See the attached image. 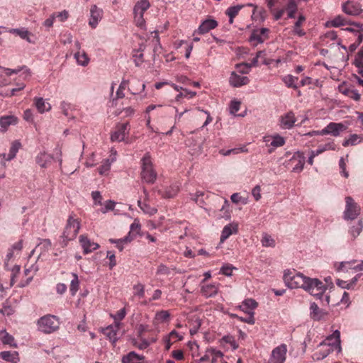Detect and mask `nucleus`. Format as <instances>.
<instances>
[{
    "label": "nucleus",
    "instance_id": "1",
    "mask_svg": "<svg viewBox=\"0 0 363 363\" xmlns=\"http://www.w3.org/2000/svg\"><path fill=\"white\" fill-rule=\"evenodd\" d=\"M311 295L319 299L323 305L328 306L330 303V296L325 294L327 286L317 278L307 277L302 288Z\"/></svg>",
    "mask_w": 363,
    "mask_h": 363
},
{
    "label": "nucleus",
    "instance_id": "2",
    "mask_svg": "<svg viewBox=\"0 0 363 363\" xmlns=\"http://www.w3.org/2000/svg\"><path fill=\"white\" fill-rule=\"evenodd\" d=\"M81 227L80 220L75 217L74 213L72 212L69 213L67 223L61 236L62 247L67 246L68 242L74 240L79 233Z\"/></svg>",
    "mask_w": 363,
    "mask_h": 363
},
{
    "label": "nucleus",
    "instance_id": "3",
    "mask_svg": "<svg viewBox=\"0 0 363 363\" xmlns=\"http://www.w3.org/2000/svg\"><path fill=\"white\" fill-rule=\"evenodd\" d=\"M60 325V318L54 315L47 314L40 317L37 321L39 331L45 334L56 332Z\"/></svg>",
    "mask_w": 363,
    "mask_h": 363
},
{
    "label": "nucleus",
    "instance_id": "4",
    "mask_svg": "<svg viewBox=\"0 0 363 363\" xmlns=\"http://www.w3.org/2000/svg\"><path fill=\"white\" fill-rule=\"evenodd\" d=\"M141 163V179L147 184H153L157 179V173L153 169L151 156L146 152L140 160Z\"/></svg>",
    "mask_w": 363,
    "mask_h": 363
},
{
    "label": "nucleus",
    "instance_id": "5",
    "mask_svg": "<svg viewBox=\"0 0 363 363\" xmlns=\"http://www.w3.org/2000/svg\"><path fill=\"white\" fill-rule=\"evenodd\" d=\"M306 278V276L295 269H286L284 272L283 279L289 289H302Z\"/></svg>",
    "mask_w": 363,
    "mask_h": 363
},
{
    "label": "nucleus",
    "instance_id": "6",
    "mask_svg": "<svg viewBox=\"0 0 363 363\" xmlns=\"http://www.w3.org/2000/svg\"><path fill=\"white\" fill-rule=\"evenodd\" d=\"M150 7V4L147 0H140L135 4L133 8L134 21L138 27L145 28L144 13Z\"/></svg>",
    "mask_w": 363,
    "mask_h": 363
},
{
    "label": "nucleus",
    "instance_id": "7",
    "mask_svg": "<svg viewBox=\"0 0 363 363\" xmlns=\"http://www.w3.org/2000/svg\"><path fill=\"white\" fill-rule=\"evenodd\" d=\"M361 207L351 196L345 197V208L343 218L346 220H353L360 214Z\"/></svg>",
    "mask_w": 363,
    "mask_h": 363
},
{
    "label": "nucleus",
    "instance_id": "8",
    "mask_svg": "<svg viewBox=\"0 0 363 363\" xmlns=\"http://www.w3.org/2000/svg\"><path fill=\"white\" fill-rule=\"evenodd\" d=\"M340 341V333L338 330L334 331V333L328 336L323 341H322L319 346H327L329 350L333 352L337 351L340 352L341 348Z\"/></svg>",
    "mask_w": 363,
    "mask_h": 363
},
{
    "label": "nucleus",
    "instance_id": "9",
    "mask_svg": "<svg viewBox=\"0 0 363 363\" xmlns=\"http://www.w3.org/2000/svg\"><path fill=\"white\" fill-rule=\"evenodd\" d=\"M263 142H264L266 145L269 147L268 152L272 153L276 148L284 146L286 143V140L280 135L274 134L264 136Z\"/></svg>",
    "mask_w": 363,
    "mask_h": 363
},
{
    "label": "nucleus",
    "instance_id": "10",
    "mask_svg": "<svg viewBox=\"0 0 363 363\" xmlns=\"http://www.w3.org/2000/svg\"><path fill=\"white\" fill-rule=\"evenodd\" d=\"M129 123H118L111 135V140L112 142L124 141L129 135Z\"/></svg>",
    "mask_w": 363,
    "mask_h": 363
},
{
    "label": "nucleus",
    "instance_id": "11",
    "mask_svg": "<svg viewBox=\"0 0 363 363\" xmlns=\"http://www.w3.org/2000/svg\"><path fill=\"white\" fill-rule=\"evenodd\" d=\"M287 347L285 344L274 348L272 351L268 363H284L286 359Z\"/></svg>",
    "mask_w": 363,
    "mask_h": 363
},
{
    "label": "nucleus",
    "instance_id": "12",
    "mask_svg": "<svg viewBox=\"0 0 363 363\" xmlns=\"http://www.w3.org/2000/svg\"><path fill=\"white\" fill-rule=\"evenodd\" d=\"M347 129V125L342 123L330 122L327 126L321 130V133L324 135H331L334 137L340 135V133Z\"/></svg>",
    "mask_w": 363,
    "mask_h": 363
},
{
    "label": "nucleus",
    "instance_id": "13",
    "mask_svg": "<svg viewBox=\"0 0 363 363\" xmlns=\"http://www.w3.org/2000/svg\"><path fill=\"white\" fill-rule=\"evenodd\" d=\"M296 121L295 113L290 111L279 117V123L281 129L290 130L294 126Z\"/></svg>",
    "mask_w": 363,
    "mask_h": 363
},
{
    "label": "nucleus",
    "instance_id": "14",
    "mask_svg": "<svg viewBox=\"0 0 363 363\" xmlns=\"http://www.w3.org/2000/svg\"><path fill=\"white\" fill-rule=\"evenodd\" d=\"M342 10L347 15L358 16L362 12V6L354 1H347L342 4Z\"/></svg>",
    "mask_w": 363,
    "mask_h": 363
},
{
    "label": "nucleus",
    "instance_id": "15",
    "mask_svg": "<svg viewBox=\"0 0 363 363\" xmlns=\"http://www.w3.org/2000/svg\"><path fill=\"white\" fill-rule=\"evenodd\" d=\"M1 69L4 71L5 74L6 76H11L12 74H20V77H21L23 80H28L31 77V71L26 66H21L18 67L15 69H10L6 67H1Z\"/></svg>",
    "mask_w": 363,
    "mask_h": 363
},
{
    "label": "nucleus",
    "instance_id": "16",
    "mask_svg": "<svg viewBox=\"0 0 363 363\" xmlns=\"http://www.w3.org/2000/svg\"><path fill=\"white\" fill-rule=\"evenodd\" d=\"M54 160V157L52 155L45 152L40 151L38 152L35 157V162L38 164L41 168H48L52 162Z\"/></svg>",
    "mask_w": 363,
    "mask_h": 363
},
{
    "label": "nucleus",
    "instance_id": "17",
    "mask_svg": "<svg viewBox=\"0 0 363 363\" xmlns=\"http://www.w3.org/2000/svg\"><path fill=\"white\" fill-rule=\"evenodd\" d=\"M218 26V22L213 18H208L201 22L199 28L194 32L196 34L203 35Z\"/></svg>",
    "mask_w": 363,
    "mask_h": 363
},
{
    "label": "nucleus",
    "instance_id": "18",
    "mask_svg": "<svg viewBox=\"0 0 363 363\" xmlns=\"http://www.w3.org/2000/svg\"><path fill=\"white\" fill-rule=\"evenodd\" d=\"M269 30L267 28L254 30L250 37V42H255V45L258 43H262L268 38Z\"/></svg>",
    "mask_w": 363,
    "mask_h": 363
},
{
    "label": "nucleus",
    "instance_id": "19",
    "mask_svg": "<svg viewBox=\"0 0 363 363\" xmlns=\"http://www.w3.org/2000/svg\"><path fill=\"white\" fill-rule=\"evenodd\" d=\"M120 328L119 323L111 325L103 329L104 335L112 342L116 344L118 340V333Z\"/></svg>",
    "mask_w": 363,
    "mask_h": 363
},
{
    "label": "nucleus",
    "instance_id": "20",
    "mask_svg": "<svg viewBox=\"0 0 363 363\" xmlns=\"http://www.w3.org/2000/svg\"><path fill=\"white\" fill-rule=\"evenodd\" d=\"M250 79L246 76H240L235 72H232L229 78V84L233 87H240L248 84Z\"/></svg>",
    "mask_w": 363,
    "mask_h": 363
},
{
    "label": "nucleus",
    "instance_id": "21",
    "mask_svg": "<svg viewBox=\"0 0 363 363\" xmlns=\"http://www.w3.org/2000/svg\"><path fill=\"white\" fill-rule=\"evenodd\" d=\"M79 242L83 248V252L84 254H89V253L97 250L98 248H99V244L91 241L85 235H80Z\"/></svg>",
    "mask_w": 363,
    "mask_h": 363
},
{
    "label": "nucleus",
    "instance_id": "22",
    "mask_svg": "<svg viewBox=\"0 0 363 363\" xmlns=\"http://www.w3.org/2000/svg\"><path fill=\"white\" fill-rule=\"evenodd\" d=\"M18 119L14 115L2 116L0 117L1 132L7 131L10 125H15L18 123Z\"/></svg>",
    "mask_w": 363,
    "mask_h": 363
},
{
    "label": "nucleus",
    "instance_id": "23",
    "mask_svg": "<svg viewBox=\"0 0 363 363\" xmlns=\"http://www.w3.org/2000/svg\"><path fill=\"white\" fill-rule=\"evenodd\" d=\"M102 10L99 9L96 5L91 7L89 24L92 28H95L97 26L99 22L102 18Z\"/></svg>",
    "mask_w": 363,
    "mask_h": 363
},
{
    "label": "nucleus",
    "instance_id": "24",
    "mask_svg": "<svg viewBox=\"0 0 363 363\" xmlns=\"http://www.w3.org/2000/svg\"><path fill=\"white\" fill-rule=\"evenodd\" d=\"M238 232V223L233 222L224 226L222 230L220 240L221 242L225 241L230 235L237 234Z\"/></svg>",
    "mask_w": 363,
    "mask_h": 363
},
{
    "label": "nucleus",
    "instance_id": "25",
    "mask_svg": "<svg viewBox=\"0 0 363 363\" xmlns=\"http://www.w3.org/2000/svg\"><path fill=\"white\" fill-rule=\"evenodd\" d=\"M339 91L345 96L354 100L355 101H359L360 100V94L357 89H353L352 86L342 84L339 86Z\"/></svg>",
    "mask_w": 363,
    "mask_h": 363
},
{
    "label": "nucleus",
    "instance_id": "26",
    "mask_svg": "<svg viewBox=\"0 0 363 363\" xmlns=\"http://www.w3.org/2000/svg\"><path fill=\"white\" fill-rule=\"evenodd\" d=\"M219 284H208L201 286V294L205 298H211L216 296L218 292Z\"/></svg>",
    "mask_w": 363,
    "mask_h": 363
},
{
    "label": "nucleus",
    "instance_id": "27",
    "mask_svg": "<svg viewBox=\"0 0 363 363\" xmlns=\"http://www.w3.org/2000/svg\"><path fill=\"white\" fill-rule=\"evenodd\" d=\"M291 161L295 163L294 166L292 168V171L294 172L299 173L303 169L305 164V157L303 153H296L291 159Z\"/></svg>",
    "mask_w": 363,
    "mask_h": 363
},
{
    "label": "nucleus",
    "instance_id": "28",
    "mask_svg": "<svg viewBox=\"0 0 363 363\" xmlns=\"http://www.w3.org/2000/svg\"><path fill=\"white\" fill-rule=\"evenodd\" d=\"M21 142L16 140L11 143L9 154L6 155L5 153H3L0 155V157L6 159V161H11L16 157L18 150L21 148Z\"/></svg>",
    "mask_w": 363,
    "mask_h": 363
},
{
    "label": "nucleus",
    "instance_id": "29",
    "mask_svg": "<svg viewBox=\"0 0 363 363\" xmlns=\"http://www.w3.org/2000/svg\"><path fill=\"white\" fill-rule=\"evenodd\" d=\"M9 32L10 33L18 35L21 38L26 40L28 43H35V40L31 38L33 37V35L26 28H11Z\"/></svg>",
    "mask_w": 363,
    "mask_h": 363
},
{
    "label": "nucleus",
    "instance_id": "30",
    "mask_svg": "<svg viewBox=\"0 0 363 363\" xmlns=\"http://www.w3.org/2000/svg\"><path fill=\"white\" fill-rule=\"evenodd\" d=\"M327 315V313L320 308L315 303H311L310 304V316L313 320H322L325 315Z\"/></svg>",
    "mask_w": 363,
    "mask_h": 363
},
{
    "label": "nucleus",
    "instance_id": "31",
    "mask_svg": "<svg viewBox=\"0 0 363 363\" xmlns=\"http://www.w3.org/2000/svg\"><path fill=\"white\" fill-rule=\"evenodd\" d=\"M354 260L350 262H342L339 263L338 267H337V270L338 272H347L348 269H352L357 272L363 271V260H362L359 264L352 266L353 264H354Z\"/></svg>",
    "mask_w": 363,
    "mask_h": 363
},
{
    "label": "nucleus",
    "instance_id": "32",
    "mask_svg": "<svg viewBox=\"0 0 363 363\" xmlns=\"http://www.w3.org/2000/svg\"><path fill=\"white\" fill-rule=\"evenodd\" d=\"M33 102L36 109L40 113H44L51 109V105L43 97H35Z\"/></svg>",
    "mask_w": 363,
    "mask_h": 363
},
{
    "label": "nucleus",
    "instance_id": "33",
    "mask_svg": "<svg viewBox=\"0 0 363 363\" xmlns=\"http://www.w3.org/2000/svg\"><path fill=\"white\" fill-rule=\"evenodd\" d=\"M0 358L11 363H18L19 354L17 351H3L0 352Z\"/></svg>",
    "mask_w": 363,
    "mask_h": 363
},
{
    "label": "nucleus",
    "instance_id": "34",
    "mask_svg": "<svg viewBox=\"0 0 363 363\" xmlns=\"http://www.w3.org/2000/svg\"><path fill=\"white\" fill-rule=\"evenodd\" d=\"M129 81L123 79L119 86L116 92V96L111 99L112 105H116L118 99H123L125 96L124 91L128 87Z\"/></svg>",
    "mask_w": 363,
    "mask_h": 363
},
{
    "label": "nucleus",
    "instance_id": "35",
    "mask_svg": "<svg viewBox=\"0 0 363 363\" xmlns=\"http://www.w3.org/2000/svg\"><path fill=\"white\" fill-rule=\"evenodd\" d=\"M0 337L3 344L9 345L12 347L16 348L17 344L15 342L14 337L6 332L5 329L0 330Z\"/></svg>",
    "mask_w": 363,
    "mask_h": 363
},
{
    "label": "nucleus",
    "instance_id": "36",
    "mask_svg": "<svg viewBox=\"0 0 363 363\" xmlns=\"http://www.w3.org/2000/svg\"><path fill=\"white\" fill-rule=\"evenodd\" d=\"M346 24H347L346 18L341 15H338V16H335L333 19H332L330 21H328L325 23V27L337 28V27H340L342 26H345Z\"/></svg>",
    "mask_w": 363,
    "mask_h": 363
},
{
    "label": "nucleus",
    "instance_id": "37",
    "mask_svg": "<svg viewBox=\"0 0 363 363\" xmlns=\"http://www.w3.org/2000/svg\"><path fill=\"white\" fill-rule=\"evenodd\" d=\"M179 191V186L177 184H172L167 186L165 190L161 194L164 198H173Z\"/></svg>",
    "mask_w": 363,
    "mask_h": 363
},
{
    "label": "nucleus",
    "instance_id": "38",
    "mask_svg": "<svg viewBox=\"0 0 363 363\" xmlns=\"http://www.w3.org/2000/svg\"><path fill=\"white\" fill-rule=\"evenodd\" d=\"M350 24L351 26L347 27L343 30L353 33L355 36H357V38H358L359 35H361L362 38H363V24L354 22L350 23Z\"/></svg>",
    "mask_w": 363,
    "mask_h": 363
},
{
    "label": "nucleus",
    "instance_id": "39",
    "mask_svg": "<svg viewBox=\"0 0 363 363\" xmlns=\"http://www.w3.org/2000/svg\"><path fill=\"white\" fill-rule=\"evenodd\" d=\"M144 359L145 357L143 355H140L135 352L132 351L123 356L121 362L122 363H135L138 360H143Z\"/></svg>",
    "mask_w": 363,
    "mask_h": 363
},
{
    "label": "nucleus",
    "instance_id": "40",
    "mask_svg": "<svg viewBox=\"0 0 363 363\" xmlns=\"http://www.w3.org/2000/svg\"><path fill=\"white\" fill-rule=\"evenodd\" d=\"M257 307V303L252 298L244 300L242 305L239 306V308L245 313L246 311H254Z\"/></svg>",
    "mask_w": 363,
    "mask_h": 363
},
{
    "label": "nucleus",
    "instance_id": "41",
    "mask_svg": "<svg viewBox=\"0 0 363 363\" xmlns=\"http://www.w3.org/2000/svg\"><path fill=\"white\" fill-rule=\"evenodd\" d=\"M298 9V4L295 0H288L286 11L289 18H294Z\"/></svg>",
    "mask_w": 363,
    "mask_h": 363
},
{
    "label": "nucleus",
    "instance_id": "42",
    "mask_svg": "<svg viewBox=\"0 0 363 363\" xmlns=\"http://www.w3.org/2000/svg\"><path fill=\"white\" fill-rule=\"evenodd\" d=\"M74 59L77 61V63L79 65H80V66L85 67L89 62V58L88 57L86 53L84 51H82V52L78 51V52H77L74 54Z\"/></svg>",
    "mask_w": 363,
    "mask_h": 363
},
{
    "label": "nucleus",
    "instance_id": "43",
    "mask_svg": "<svg viewBox=\"0 0 363 363\" xmlns=\"http://www.w3.org/2000/svg\"><path fill=\"white\" fill-rule=\"evenodd\" d=\"M243 5H236L230 6L225 11V14L229 17L230 23H233L234 18L238 14L239 11L243 8Z\"/></svg>",
    "mask_w": 363,
    "mask_h": 363
},
{
    "label": "nucleus",
    "instance_id": "44",
    "mask_svg": "<svg viewBox=\"0 0 363 363\" xmlns=\"http://www.w3.org/2000/svg\"><path fill=\"white\" fill-rule=\"evenodd\" d=\"M138 205L145 214L153 216L157 212V209L156 208L152 207L148 203L142 202L140 200L138 201Z\"/></svg>",
    "mask_w": 363,
    "mask_h": 363
},
{
    "label": "nucleus",
    "instance_id": "45",
    "mask_svg": "<svg viewBox=\"0 0 363 363\" xmlns=\"http://www.w3.org/2000/svg\"><path fill=\"white\" fill-rule=\"evenodd\" d=\"M282 80L287 87L293 88L294 89H296L298 88L296 84V82L298 81L297 77H294L291 74H287L282 78Z\"/></svg>",
    "mask_w": 363,
    "mask_h": 363
},
{
    "label": "nucleus",
    "instance_id": "46",
    "mask_svg": "<svg viewBox=\"0 0 363 363\" xmlns=\"http://www.w3.org/2000/svg\"><path fill=\"white\" fill-rule=\"evenodd\" d=\"M156 341V339L152 338L151 341H149L145 338L141 337L140 341L138 342L137 340H133V344L135 347L138 348L140 350H143L147 349L152 342H155Z\"/></svg>",
    "mask_w": 363,
    "mask_h": 363
},
{
    "label": "nucleus",
    "instance_id": "47",
    "mask_svg": "<svg viewBox=\"0 0 363 363\" xmlns=\"http://www.w3.org/2000/svg\"><path fill=\"white\" fill-rule=\"evenodd\" d=\"M205 194L203 191H197L195 194H190V199L196 203L200 207H203L205 203L204 196Z\"/></svg>",
    "mask_w": 363,
    "mask_h": 363
},
{
    "label": "nucleus",
    "instance_id": "48",
    "mask_svg": "<svg viewBox=\"0 0 363 363\" xmlns=\"http://www.w3.org/2000/svg\"><path fill=\"white\" fill-rule=\"evenodd\" d=\"M336 149V145L333 141H330L325 145H319L318 147L313 150L317 155L323 153L327 150H335Z\"/></svg>",
    "mask_w": 363,
    "mask_h": 363
},
{
    "label": "nucleus",
    "instance_id": "49",
    "mask_svg": "<svg viewBox=\"0 0 363 363\" xmlns=\"http://www.w3.org/2000/svg\"><path fill=\"white\" fill-rule=\"evenodd\" d=\"M116 160V157H113L111 160L106 159L103 161L101 165L99 168V172L101 175H104L107 173L111 166V164Z\"/></svg>",
    "mask_w": 363,
    "mask_h": 363
},
{
    "label": "nucleus",
    "instance_id": "50",
    "mask_svg": "<svg viewBox=\"0 0 363 363\" xmlns=\"http://www.w3.org/2000/svg\"><path fill=\"white\" fill-rule=\"evenodd\" d=\"M72 279L71 280L69 291L72 296H74L77 292L79 286V281L78 276L76 273H72Z\"/></svg>",
    "mask_w": 363,
    "mask_h": 363
},
{
    "label": "nucleus",
    "instance_id": "51",
    "mask_svg": "<svg viewBox=\"0 0 363 363\" xmlns=\"http://www.w3.org/2000/svg\"><path fill=\"white\" fill-rule=\"evenodd\" d=\"M220 342L229 344L231 346L233 350H236L239 347L235 339V337L231 335H224L221 338Z\"/></svg>",
    "mask_w": 363,
    "mask_h": 363
},
{
    "label": "nucleus",
    "instance_id": "52",
    "mask_svg": "<svg viewBox=\"0 0 363 363\" xmlns=\"http://www.w3.org/2000/svg\"><path fill=\"white\" fill-rule=\"evenodd\" d=\"M362 140L360 139L359 136L357 134H352L350 135V137L345 140L342 143V145L344 147H347L348 145H355L359 144Z\"/></svg>",
    "mask_w": 363,
    "mask_h": 363
},
{
    "label": "nucleus",
    "instance_id": "53",
    "mask_svg": "<svg viewBox=\"0 0 363 363\" xmlns=\"http://www.w3.org/2000/svg\"><path fill=\"white\" fill-rule=\"evenodd\" d=\"M363 222L359 220L356 225H353L350 229V233L353 238H356L362 231Z\"/></svg>",
    "mask_w": 363,
    "mask_h": 363
},
{
    "label": "nucleus",
    "instance_id": "54",
    "mask_svg": "<svg viewBox=\"0 0 363 363\" xmlns=\"http://www.w3.org/2000/svg\"><path fill=\"white\" fill-rule=\"evenodd\" d=\"M362 40H363V38H362V35H359V36L358 38H357V40L354 43H352L351 45H349V47H346L345 45H341V48L346 50L348 53H352L354 52L356 49L357 48V47L361 44V43L362 42Z\"/></svg>",
    "mask_w": 363,
    "mask_h": 363
},
{
    "label": "nucleus",
    "instance_id": "55",
    "mask_svg": "<svg viewBox=\"0 0 363 363\" xmlns=\"http://www.w3.org/2000/svg\"><path fill=\"white\" fill-rule=\"evenodd\" d=\"M261 242L263 247H273L275 246V240L272 237L267 233L263 234Z\"/></svg>",
    "mask_w": 363,
    "mask_h": 363
},
{
    "label": "nucleus",
    "instance_id": "56",
    "mask_svg": "<svg viewBox=\"0 0 363 363\" xmlns=\"http://www.w3.org/2000/svg\"><path fill=\"white\" fill-rule=\"evenodd\" d=\"M133 295L140 298H143L145 296V286L141 283H138L133 285Z\"/></svg>",
    "mask_w": 363,
    "mask_h": 363
},
{
    "label": "nucleus",
    "instance_id": "57",
    "mask_svg": "<svg viewBox=\"0 0 363 363\" xmlns=\"http://www.w3.org/2000/svg\"><path fill=\"white\" fill-rule=\"evenodd\" d=\"M169 317H170V313H169L168 311L162 310V311H157L155 313V318L156 320L163 323V322L167 321L169 320Z\"/></svg>",
    "mask_w": 363,
    "mask_h": 363
},
{
    "label": "nucleus",
    "instance_id": "58",
    "mask_svg": "<svg viewBox=\"0 0 363 363\" xmlns=\"http://www.w3.org/2000/svg\"><path fill=\"white\" fill-rule=\"evenodd\" d=\"M126 310L125 308H123L118 311L116 314L111 315V317L114 320L115 324H117L118 323L120 324V322L124 319V318L126 315Z\"/></svg>",
    "mask_w": 363,
    "mask_h": 363
},
{
    "label": "nucleus",
    "instance_id": "59",
    "mask_svg": "<svg viewBox=\"0 0 363 363\" xmlns=\"http://www.w3.org/2000/svg\"><path fill=\"white\" fill-rule=\"evenodd\" d=\"M231 201L235 204L241 203L243 205H245L248 202L247 198L242 197L239 193H234L230 196Z\"/></svg>",
    "mask_w": 363,
    "mask_h": 363
},
{
    "label": "nucleus",
    "instance_id": "60",
    "mask_svg": "<svg viewBox=\"0 0 363 363\" xmlns=\"http://www.w3.org/2000/svg\"><path fill=\"white\" fill-rule=\"evenodd\" d=\"M246 313L247 314V316L244 318L240 316L239 320L240 321L245 323H248L250 325H253L255 323V319L254 317L255 312L254 311H246Z\"/></svg>",
    "mask_w": 363,
    "mask_h": 363
},
{
    "label": "nucleus",
    "instance_id": "61",
    "mask_svg": "<svg viewBox=\"0 0 363 363\" xmlns=\"http://www.w3.org/2000/svg\"><path fill=\"white\" fill-rule=\"evenodd\" d=\"M128 238H122V239H109V242L112 244H115L116 247L119 250V251H122L124 249V244L127 242Z\"/></svg>",
    "mask_w": 363,
    "mask_h": 363
},
{
    "label": "nucleus",
    "instance_id": "62",
    "mask_svg": "<svg viewBox=\"0 0 363 363\" xmlns=\"http://www.w3.org/2000/svg\"><path fill=\"white\" fill-rule=\"evenodd\" d=\"M0 313L4 315L9 316L14 313V310L11 305L6 302L3 304L2 308L0 309Z\"/></svg>",
    "mask_w": 363,
    "mask_h": 363
},
{
    "label": "nucleus",
    "instance_id": "63",
    "mask_svg": "<svg viewBox=\"0 0 363 363\" xmlns=\"http://www.w3.org/2000/svg\"><path fill=\"white\" fill-rule=\"evenodd\" d=\"M234 269H235V268L234 267H233L232 264H225L221 267L220 273H221L222 274H224L227 277H230L232 275V272Z\"/></svg>",
    "mask_w": 363,
    "mask_h": 363
},
{
    "label": "nucleus",
    "instance_id": "64",
    "mask_svg": "<svg viewBox=\"0 0 363 363\" xmlns=\"http://www.w3.org/2000/svg\"><path fill=\"white\" fill-rule=\"evenodd\" d=\"M116 203L112 200H108L105 202L104 206L100 209L102 213H106L109 211L114 209Z\"/></svg>",
    "mask_w": 363,
    "mask_h": 363
}]
</instances>
